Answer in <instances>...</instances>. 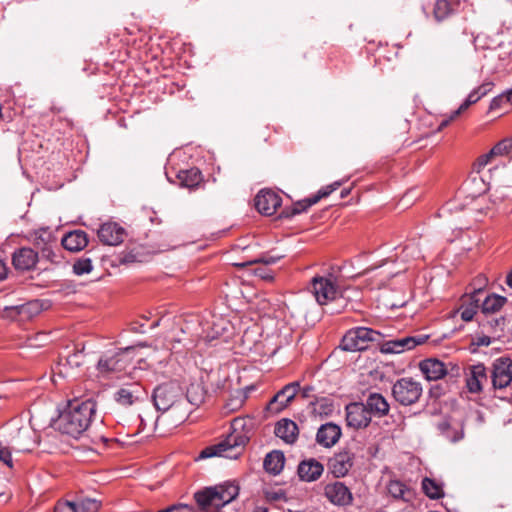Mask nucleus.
Wrapping results in <instances>:
<instances>
[{"mask_svg":"<svg viewBox=\"0 0 512 512\" xmlns=\"http://www.w3.org/2000/svg\"><path fill=\"white\" fill-rule=\"evenodd\" d=\"M503 96V99L506 101V103L512 104V88L506 90L505 92L500 94Z\"/></svg>","mask_w":512,"mask_h":512,"instance_id":"0e129e2a","label":"nucleus"},{"mask_svg":"<svg viewBox=\"0 0 512 512\" xmlns=\"http://www.w3.org/2000/svg\"><path fill=\"white\" fill-rule=\"evenodd\" d=\"M467 108H462V104L459 106V108L455 111H453L447 118L452 122L455 120L462 112H464Z\"/></svg>","mask_w":512,"mask_h":512,"instance_id":"680f3d73","label":"nucleus"},{"mask_svg":"<svg viewBox=\"0 0 512 512\" xmlns=\"http://www.w3.org/2000/svg\"><path fill=\"white\" fill-rule=\"evenodd\" d=\"M459 0H436L433 15L436 21L441 22L452 15L459 7Z\"/></svg>","mask_w":512,"mask_h":512,"instance_id":"c756f323","label":"nucleus"},{"mask_svg":"<svg viewBox=\"0 0 512 512\" xmlns=\"http://www.w3.org/2000/svg\"><path fill=\"white\" fill-rule=\"evenodd\" d=\"M422 489L425 495L430 499H439L444 496L442 485L428 477L422 480Z\"/></svg>","mask_w":512,"mask_h":512,"instance_id":"e433bc0d","label":"nucleus"},{"mask_svg":"<svg viewBox=\"0 0 512 512\" xmlns=\"http://www.w3.org/2000/svg\"><path fill=\"white\" fill-rule=\"evenodd\" d=\"M488 378L487 369L483 363L468 366L465 372L467 390L472 394L481 393L484 383L488 382Z\"/></svg>","mask_w":512,"mask_h":512,"instance_id":"ddd939ff","label":"nucleus"},{"mask_svg":"<svg viewBox=\"0 0 512 512\" xmlns=\"http://www.w3.org/2000/svg\"><path fill=\"white\" fill-rule=\"evenodd\" d=\"M324 466L318 460L309 458L301 461L298 465V475L302 481L313 482L323 474Z\"/></svg>","mask_w":512,"mask_h":512,"instance_id":"a878e982","label":"nucleus"},{"mask_svg":"<svg viewBox=\"0 0 512 512\" xmlns=\"http://www.w3.org/2000/svg\"><path fill=\"white\" fill-rule=\"evenodd\" d=\"M7 275H8V268L6 266V263L0 257V281L6 279Z\"/></svg>","mask_w":512,"mask_h":512,"instance_id":"bf43d9fd","label":"nucleus"},{"mask_svg":"<svg viewBox=\"0 0 512 512\" xmlns=\"http://www.w3.org/2000/svg\"><path fill=\"white\" fill-rule=\"evenodd\" d=\"M239 494V487L233 483H226L214 487H207L194 494L198 506L203 510L210 508L220 509L232 502Z\"/></svg>","mask_w":512,"mask_h":512,"instance_id":"7ed1b4c3","label":"nucleus"},{"mask_svg":"<svg viewBox=\"0 0 512 512\" xmlns=\"http://www.w3.org/2000/svg\"><path fill=\"white\" fill-rule=\"evenodd\" d=\"M205 394L206 391L201 380L190 382L186 389V393L184 394V399L188 404L186 406L187 417L194 409L198 408L204 402Z\"/></svg>","mask_w":512,"mask_h":512,"instance_id":"393cba45","label":"nucleus"},{"mask_svg":"<svg viewBox=\"0 0 512 512\" xmlns=\"http://www.w3.org/2000/svg\"><path fill=\"white\" fill-rule=\"evenodd\" d=\"M153 404L161 415L155 424L162 421L177 426L187 419V401L182 387L176 381H169L156 386L152 394Z\"/></svg>","mask_w":512,"mask_h":512,"instance_id":"f257e3e1","label":"nucleus"},{"mask_svg":"<svg viewBox=\"0 0 512 512\" xmlns=\"http://www.w3.org/2000/svg\"><path fill=\"white\" fill-rule=\"evenodd\" d=\"M232 428L234 431L244 430L246 432L250 431L253 427V418L250 416L246 417H236L233 419Z\"/></svg>","mask_w":512,"mask_h":512,"instance_id":"a18cd8bd","label":"nucleus"},{"mask_svg":"<svg viewBox=\"0 0 512 512\" xmlns=\"http://www.w3.org/2000/svg\"><path fill=\"white\" fill-rule=\"evenodd\" d=\"M312 391H313V387H311V386L304 387L303 390H302L303 397H309L310 393Z\"/></svg>","mask_w":512,"mask_h":512,"instance_id":"69168bd1","label":"nucleus"},{"mask_svg":"<svg viewBox=\"0 0 512 512\" xmlns=\"http://www.w3.org/2000/svg\"><path fill=\"white\" fill-rule=\"evenodd\" d=\"M407 300L404 294L400 297L398 300H394L392 302L386 301V306H389L390 309L400 308L403 307L406 304Z\"/></svg>","mask_w":512,"mask_h":512,"instance_id":"4d7b16f0","label":"nucleus"},{"mask_svg":"<svg viewBox=\"0 0 512 512\" xmlns=\"http://www.w3.org/2000/svg\"><path fill=\"white\" fill-rule=\"evenodd\" d=\"M254 272H255V275L260 277L261 279H264V280H272L273 279L272 271L269 270L268 268H266V266L258 267L255 269Z\"/></svg>","mask_w":512,"mask_h":512,"instance_id":"5fc2aeb1","label":"nucleus"},{"mask_svg":"<svg viewBox=\"0 0 512 512\" xmlns=\"http://www.w3.org/2000/svg\"><path fill=\"white\" fill-rule=\"evenodd\" d=\"M490 379L494 390H503L512 383V358L501 356L491 365Z\"/></svg>","mask_w":512,"mask_h":512,"instance_id":"6e6552de","label":"nucleus"},{"mask_svg":"<svg viewBox=\"0 0 512 512\" xmlns=\"http://www.w3.org/2000/svg\"><path fill=\"white\" fill-rule=\"evenodd\" d=\"M92 269H93V266H92V261L90 258L78 259L73 264V272L78 276L88 274L92 271Z\"/></svg>","mask_w":512,"mask_h":512,"instance_id":"37998d69","label":"nucleus"},{"mask_svg":"<svg viewBox=\"0 0 512 512\" xmlns=\"http://www.w3.org/2000/svg\"><path fill=\"white\" fill-rule=\"evenodd\" d=\"M495 156L494 154H491V151L488 154L482 155L478 158V164L479 166H485L489 163L490 159Z\"/></svg>","mask_w":512,"mask_h":512,"instance_id":"052dcab7","label":"nucleus"},{"mask_svg":"<svg viewBox=\"0 0 512 512\" xmlns=\"http://www.w3.org/2000/svg\"><path fill=\"white\" fill-rule=\"evenodd\" d=\"M54 512H75L73 501L59 502L55 506Z\"/></svg>","mask_w":512,"mask_h":512,"instance_id":"864d4df0","label":"nucleus"},{"mask_svg":"<svg viewBox=\"0 0 512 512\" xmlns=\"http://www.w3.org/2000/svg\"><path fill=\"white\" fill-rule=\"evenodd\" d=\"M263 496L266 501L270 503H278L281 501H286V493L281 488L276 487H268L263 489Z\"/></svg>","mask_w":512,"mask_h":512,"instance_id":"79ce46f5","label":"nucleus"},{"mask_svg":"<svg viewBox=\"0 0 512 512\" xmlns=\"http://www.w3.org/2000/svg\"><path fill=\"white\" fill-rule=\"evenodd\" d=\"M311 405L312 413L316 416L328 417L334 411L333 400L328 397L317 398L314 402H311Z\"/></svg>","mask_w":512,"mask_h":512,"instance_id":"f704fd0d","label":"nucleus"},{"mask_svg":"<svg viewBox=\"0 0 512 512\" xmlns=\"http://www.w3.org/2000/svg\"><path fill=\"white\" fill-rule=\"evenodd\" d=\"M341 183L340 182H334L332 183L331 185L325 187V188H322L321 190H319L318 194L316 195V197H319V200L323 197H327L329 196L333 191L337 190L339 187H340Z\"/></svg>","mask_w":512,"mask_h":512,"instance_id":"603ef678","label":"nucleus"},{"mask_svg":"<svg viewBox=\"0 0 512 512\" xmlns=\"http://www.w3.org/2000/svg\"><path fill=\"white\" fill-rule=\"evenodd\" d=\"M62 246L69 251H80L88 244L87 234L82 230H75L67 233L62 238Z\"/></svg>","mask_w":512,"mask_h":512,"instance_id":"cd10ccee","label":"nucleus"},{"mask_svg":"<svg viewBox=\"0 0 512 512\" xmlns=\"http://www.w3.org/2000/svg\"><path fill=\"white\" fill-rule=\"evenodd\" d=\"M504 325L505 318L502 316L482 321L483 328H485L487 331H491L494 333L498 331L502 332L504 330Z\"/></svg>","mask_w":512,"mask_h":512,"instance_id":"c03bdc74","label":"nucleus"},{"mask_svg":"<svg viewBox=\"0 0 512 512\" xmlns=\"http://www.w3.org/2000/svg\"><path fill=\"white\" fill-rule=\"evenodd\" d=\"M146 397L147 391L139 382L126 383L114 393V400L121 406L134 405Z\"/></svg>","mask_w":512,"mask_h":512,"instance_id":"9d476101","label":"nucleus"},{"mask_svg":"<svg viewBox=\"0 0 512 512\" xmlns=\"http://www.w3.org/2000/svg\"><path fill=\"white\" fill-rule=\"evenodd\" d=\"M346 423L348 427L361 429L371 421V416L365 404L353 402L346 406Z\"/></svg>","mask_w":512,"mask_h":512,"instance_id":"2eb2a0df","label":"nucleus"},{"mask_svg":"<svg viewBox=\"0 0 512 512\" xmlns=\"http://www.w3.org/2000/svg\"><path fill=\"white\" fill-rule=\"evenodd\" d=\"M300 385L299 382H292L285 385L269 401L267 410L272 413H279L294 399Z\"/></svg>","mask_w":512,"mask_h":512,"instance_id":"dca6fc26","label":"nucleus"},{"mask_svg":"<svg viewBox=\"0 0 512 512\" xmlns=\"http://www.w3.org/2000/svg\"><path fill=\"white\" fill-rule=\"evenodd\" d=\"M354 455L350 451H340L329 459L330 472L337 478L344 477L353 466Z\"/></svg>","mask_w":512,"mask_h":512,"instance_id":"4be33fe9","label":"nucleus"},{"mask_svg":"<svg viewBox=\"0 0 512 512\" xmlns=\"http://www.w3.org/2000/svg\"><path fill=\"white\" fill-rule=\"evenodd\" d=\"M382 334L368 327H356L348 330L343 336L340 348L344 351H362L371 348L375 343L381 353H384Z\"/></svg>","mask_w":512,"mask_h":512,"instance_id":"20e7f679","label":"nucleus"},{"mask_svg":"<svg viewBox=\"0 0 512 512\" xmlns=\"http://www.w3.org/2000/svg\"><path fill=\"white\" fill-rule=\"evenodd\" d=\"M275 435L286 443H294L298 436V427L294 421L282 419L275 427Z\"/></svg>","mask_w":512,"mask_h":512,"instance_id":"c85d7f7f","label":"nucleus"},{"mask_svg":"<svg viewBox=\"0 0 512 512\" xmlns=\"http://www.w3.org/2000/svg\"><path fill=\"white\" fill-rule=\"evenodd\" d=\"M75 512H97L100 503L95 499H82L79 501H73Z\"/></svg>","mask_w":512,"mask_h":512,"instance_id":"a19ab883","label":"nucleus"},{"mask_svg":"<svg viewBox=\"0 0 512 512\" xmlns=\"http://www.w3.org/2000/svg\"><path fill=\"white\" fill-rule=\"evenodd\" d=\"M8 444L19 452L31 451L38 444V434L30 423L17 425L11 423Z\"/></svg>","mask_w":512,"mask_h":512,"instance_id":"39448f33","label":"nucleus"},{"mask_svg":"<svg viewBox=\"0 0 512 512\" xmlns=\"http://www.w3.org/2000/svg\"><path fill=\"white\" fill-rule=\"evenodd\" d=\"M0 461H2L4 464H6L10 468L13 467L10 447L7 445H4L1 442H0Z\"/></svg>","mask_w":512,"mask_h":512,"instance_id":"8fccbe9b","label":"nucleus"},{"mask_svg":"<svg viewBox=\"0 0 512 512\" xmlns=\"http://www.w3.org/2000/svg\"><path fill=\"white\" fill-rule=\"evenodd\" d=\"M491 343L489 336H482L477 339L476 344L479 346H488Z\"/></svg>","mask_w":512,"mask_h":512,"instance_id":"e2e57ef3","label":"nucleus"},{"mask_svg":"<svg viewBox=\"0 0 512 512\" xmlns=\"http://www.w3.org/2000/svg\"><path fill=\"white\" fill-rule=\"evenodd\" d=\"M39 261L38 252L29 247H21L14 251L12 264L18 271H30L36 267Z\"/></svg>","mask_w":512,"mask_h":512,"instance_id":"412c9836","label":"nucleus"},{"mask_svg":"<svg viewBox=\"0 0 512 512\" xmlns=\"http://www.w3.org/2000/svg\"><path fill=\"white\" fill-rule=\"evenodd\" d=\"M436 427L440 435L452 443H456L464 437L463 425L457 421H453L450 417L442 418L437 423Z\"/></svg>","mask_w":512,"mask_h":512,"instance_id":"b1692460","label":"nucleus"},{"mask_svg":"<svg viewBox=\"0 0 512 512\" xmlns=\"http://www.w3.org/2000/svg\"><path fill=\"white\" fill-rule=\"evenodd\" d=\"M479 298L475 297V295H470L468 299L461 305L460 314L462 320L468 322L471 321L476 314L479 306Z\"/></svg>","mask_w":512,"mask_h":512,"instance_id":"c9c22d12","label":"nucleus"},{"mask_svg":"<svg viewBox=\"0 0 512 512\" xmlns=\"http://www.w3.org/2000/svg\"><path fill=\"white\" fill-rule=\"evenodd\" d=\"M44 309L45 303L36 299L21 305L5 307L2 316L12 320L17 317H20V320H28L39 315Z\"/></svg>","mask_w":512,"mask_h":512,"instance_id":"9b49d317","label":"nucleus"},{"mask_svg":"<svg viewBox=\"0 0 512 512\" xmlns=\"http://www.w3.org/2000/svg\"><path fill=\"white\" fill-rule=\"evenodd\" d=\"M389 494L395 499H402L408 501L411 495L410 489L401 481L391 480L387 486Z\"/></svg>","mask_w":512,"mask_h":512,"instance_id":"58836bf2","label":"nucleus"},{"mask_svg":"<svg viewBox=\"0 0 512 512\" xmlns=\"http://www.w3.org/2000/svg\"><path fill=\"white\" fill-rule=\"evenodd\" d=\"M131 349V347H127L117 352L103 355L98 361L97 369L102 374L125 370L130 362L127 354Z\"/></svg>","mask_w":512,"mask_h":512,"instance_id":"1a4fd4ad","label":"nucleus"},{"mask_svg":"<svg viewBox=\"0 0 512 512\" xmlns=\"http://www.w3.org/2000/svg\"><path fill=\"white\" fill-rule=\"evenodd\" d=\"M281 197L272 190H261L255 197L256 209L264 215H273L281 206Z\"/></svg>","mask_w":512,"mask_h":512,"instance_id":"6ab92c4d","label":"nucleus"},{"mask_svg":"<svg viewBox=\"0 0 512 512\" xmlns=\"http://www.w3.org/2000/svg\"><path fill=\"white\" fill-rule=\"evenodd\" d=\"M365 406L371 417L372 415L382 416L384 414V396L379 393L370 394Z\"/></svg>","mask_w":512,"mask_h":512,"instance_id":"4c0bfd02","label":"nucleus"},{"mask_svg":"<svg viewBox=\"0 0 512 512\" xmlns=\"http://www.w3.org/2000/svg\"><path fill=\"white\" fill-rule=\"evenodd\" d=\"M450 123H451V121L448 118L442 120L441 123L439 124L438 131H441L442 129L447 127Z\"/></svg>","mask_w":512,"mask_h":512,"instance_id":"338daca9","label":"nucleus"},{"mask_svg":"<svg viewBox=\"0 0 512 512\" xmlns=\"http://www.w3.org/2000/svg\"><path fill=\"white\" fill-rule=\"evenodd\" d=\"M311 286L320 305H324L337 297L338 290L330 278L316 276L312 279Z\"/></svg>","mask_w":512,"mask_h":512,"instance_id":"4468645a","label":"nucleus"},{"mask_svg":"<svg viewBox=\"0 0 512 512\" xmlns=\"http://www.w3.org/2000/svg\"><path fill=\"white\" fill-rule=\"evenodd\" d=\"M507 302V298L497 294L488 295L481 305V312L484 315L498 312Z\"/></svg>","mask_w":512,"mask_h":512,"instance_id":"473e14b6","label":"nucleus"},{"mask_svg":"<svg viewBox=\"0 0 512 512\" xmlns=\"http://www.w3.org/2000/svg\"><path fill=\"white\" fill-rule=\"evenodd\" d=\"M99 240L110 246H116L124 241L125 229L116 222L103 223L97 231Z\"/></svg>","mask_w":512,"mask_h":512,"instance_id":"a211bd4d","label":"nucleus"},{"mask_svg":"<svg viewBox=\"0 0 512 512\" xmlns=\"http://www.w3.org/2000/svg\"><path fill=\"white\" fill-rule=\"evenodd\" d=\"M487 284L488 279L485 275L477 276L472 283L473 290L470 295H475V297H477V295L483 291Z\"/></svg>","mask_w":512,"mask_h":512,"instance_id":"de8ad7c7","label":"nucleus"},{"mask_svg":"<svg viewBox=\"0 0 512 512\" xmlns=\"http://www.w3.org/2000/svg\"><path fill=\"white\" fill-rule=\"evenodd\" d=\"M341 435L340 426L328 422L319 427L316 434V442L325 448H331L339 441Z\"/></svg>","mask_w":512,"mask_h":512,"instance_id":"5701e85b","label":"nucleus"},{"mask_svg":"<svg viewBox=\"0 0 512 512\" xmlns=\"http://www.w3.org/2000/svg\"><path fill=\"white\" fill-rule=\"evenodd\" d=\"M324 494L331 503L338 506L349 505L353 500V496L349 488L339 481L327 484L324 488Z\"/></svg>","mask_w":512,"mask_h":512,"instance_id":"aec40b11","label":"nucleus"},{"mask_svg":"<svg viewBox=\"0 0 512 512\" xmlns=\"http://www.w3.org/2000/svg\"><path fill=\"white\" fill-rule=\"evenodd\" d=\"M318 201H319V197H316V196L298 201L292 205L290 211H288V210L283 211L282 214L285 217L295 216L297 214L305 212L308 208H310L312 205L316 204Z\"/></svg>","mask_w":512,"mask_h":512,"instance_id":"ea45409f","label":"nucleus"},{"mask_svg":"<svg viewBox=\"0 0 512 512\" xmlns=\"http://www.w3.org/2000/svg\"><path fill=\"white\" fill-rule=\"evenodd\" d=\"M419 369L429 381H436L449 373L446 365L435 358L422 360Z\"/></svg>","mask_w":512,"mask_h":512,"instance_id":"bb28decb","label":"nucleus"},{"mask_svg":"<svg viewBox=\"0 0 512 512\" xmlns=\"http://www.w3.org/2000/svg\"><path fill=\"white\" fill-rule=\"evenodd\" d=\"M283 256L282 255H269V254H266V255H263L257 259H254L250 262H248L247 264H258V263H261V264H264V266L266 265H270V264H275L277 261H279Z\"/></svg>","mask_w":512,"mask_h":512,"instance_id":"09e8293b","label":"nucleus"},{"mask_svg":"<svg viewBox=\"0 0 512 512\" xmlns=\"http://www.w3.org/2000/svg\"><path fill=\"white\" fill-rule=\"evenodd\" d=\"M284 463V454L281 451L274 450L266 455L263 466L266 472L278 475L282 471Z\"/></svg>","mask_w":512,"mask_h":512,"instance_id":"7c9ffc66","label":"nucleus"},{"mask_svg":"<svg viewBox=\"0 0 512 512\" xmlns=\"http://www.w3.org/2000/svg\"><path fill=\"white\" fill-rule=\"evenodd\" d=\"M423 393L422 384L412 377L398 379L392 387V396L401 405L409 406L416 403Z\"/></svg>","mask_w":512,"mask_h":512,"instance_id":"0eeeda50","label":"nucleus"},{"mask_svg":"<svg viewBox=\"0 0 512 512\" xmlns=\"http://www.w3.org/2000/svg\"><path fill=\"white\" fill-rule=\"evenodd\" d=\"M494 83L491 81L483 82L480 86L473 89L466 100L462 103V108H469L470 105L477 103L481 98L486 96L493 88Z\"/></svg>","mask_w":512,"mask_h":512,"instance_id":"72a5a7b5","label":"nucleus"},{"mask_svg":"<svg viewBox=\"0 0 512 512\" xmlns=\"http://www.w3.org/2000/svg\"><path fill=\"white\" fill-rule=\"evenodd\" d=\"M506 284L509 288H512V269L510 270V272L507 274L506 276Z\"/></svg>","mask_w":512,"mask_h":512,"instance_id":"774afa93","label":"nucleus"},{"mask_svg":"<svg viewBox=\"0 0 512 512\" xmlns=\"http://www.w3.org/2000/svg\"><path fill=\"white\" fill-rule=\"evenodd\" d=\"M243 444L244 441L242 436L230 435L218 444L203 449L199 458L206 459L213 456H219L227 459H237L242 453Z\"/></svg>","mask_w":512,"mask_h":512,"instance_id":"423d86ee","label":"nucleus"},{"mask_svg":"<svg viewBox=\"0 0 512 512\" xmlns=\"http://www.w3.org/2000/svg\"><path fill=\"white\" fill-rule=\"evenodd\" d=\"M242 406V400H231V402L226 404V409L228 411H235L239 407Z\"/></svg>","mask_w":512,"mask_h":512,"instance_id":"13d9d810","label":"nucleus"},{"mask_svg":"<svg viewBox=\"0 0 512 512\" xmlns=\"http://www.w3.org/2000/svg\"><path fill=\"white\" fill-rule=\"evenodd\" d=\"M159 512H194L193 507L187 504L172 505Z\"/></svg>","mask_w":512,"mask_h":512,"instance_id":"3c124183","label":"nucleus"},{"mask_svg":"<svg viewBox=\"0 0 512 512\" xmlns=\"http://www.w3.org/2000/svg\"><path fill=\"white\" fill-rule=\"evenodd\" d=\"M177 178L180 186L192 189L201 183L202 174L198 168H191L179 171Z\"/></svg>","mask_w":512,"mask_h":512,"instance_id":"2f4dec72","label":"nucleus"},{"mask_svg":"<svg viewBox=\"0 0 512 512\" xmlns=\"http://www.w3.org/2000/svg\"><path fill=\"white\" fill-rule=\"evenodd\" d=\"M34 246L40 251L41 257L51 262H55L57 255L54 249L57 247L55 237L47 228H41L34 232L32 236Z\"/></svg>","mask_w":512,"mask_h":512,"instance_id":"f8f14e48","label":"nucleus"},{"mask_svg":"<svg viewBox=\"0 0 512 512\" xmlns=\"http://www.w3.org/2000/svg\"><path fill=\"white\" fill-rule=\"evenodd\" d=\"M96 413V403L91 400H69L53 421L55 430L75 439L90 427Z\"/></svg>","mask_w":512,"mask_h":512,"instance_id":"f03ea898","label":"nucleus"},{"mask_svg":"<svg viewBox=\"0 0 512 512\" xmlns=\"http://www.w3.org/2000/svg\"><path fill=\"white\" fill-rule=\"evenodd\" d=\"M504 103H506V101L503 99V96H501L500 94L497 95L491 100L489 105V111L500 109Z\"/></svg>","mask_w":512,"mask_h":512,"instance_id":"6e6d98bb","label":"nucleus"},{"mask_svg":"<svg viewBox=\"0 0 512 512\" xmlns=\"http://www.w3.org/2000/svg\"><path fill=\"white\" fill-rule=\"evenodd\" d=\"M512 150V138H505L499 141L492 149L491 154L502 156L508 154Z\"/></svg>","mask_w":512,"mask_h":512,"instance_id":"49530a36","label":"nucleus"},{"mask_svg":"<svg viewBox=\"0 0 512 512\" xmlns=\"http://www.w3.org/2000/svg\"><path fill=\"white\" fill-rule=\"evenodd\" d=\"M428 335L405 336L400 339H386V355L399 354L411 350L428 340Z\"/></svg>","mask_w":512,"mask_h":512,"instance_id":"f3484780","label":"nucleus"}]
</instances>
